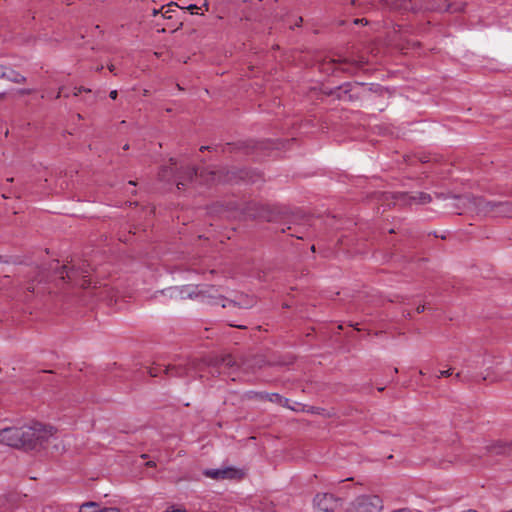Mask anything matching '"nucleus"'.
Returning <instances> with one entry per match:
<instances>
[{"label": "nucleus", "mask_w": 512, "mask_h": 512, "mask_svg": "<svg viewBox=\"0 0 512 512\" xmlns=\"http://www.w3.org/2000/svg\"><path fill=\"white\" fill-rule=\"evenodd\" d=\"M419 161L422 163H426V162H428V159H427V157H420Z\"/></svg>", "instance_id": "c03bdc74"}, {"label": "nucleus", "mask_w": 512, "mask_h": 512, "mask_svg": "<svg viewBox=\"0 0 512 512\" xmlns=\"http://www.w3.org/2000/svg\"><path fill=\"white\" fill-rule=\"evenodd\" d=\"M281 145H282V143L279 141L267 140V141H261V142L254 143V145L251 148L252 149H266L270 146H273L276 149H279Z\"/></svg>", "instance_id": "5701e85b"}, {"label": "nucleus", "mask_w": 512, "mask_h": 512, "mask_svg": "<svg viewBox=\"0 0 512 512\" xmlns=\"http://www.w3.org/2000/svg\"><path fill=\"white\" fill-rule=\"evenodd\" d=\"M484 449L489 455L509 457L512 456V441L497 440L486 445Z\"/></svg>", "instance_id": "f8f14e48"}, {"label": "nucleus", "mask_w": 512, "mask_h": 512, "mask_svg": "<svg viewBox=\"0 0 512 512\" xmlns=\"http://www.w3.org/2000/svg\"><path fill=\"white\" fill-rule=\"evenodd\" d=\"M99 512H120V510L116 507H108L100 509Z\"/></svg>", "instance_id": "f704fd0d"}, {"label": "nucleus", "mask_w": 512, "mask_h": 512, "mask_svg": "<svg viewBox=\"0 0 512 512\" xmlns=\"http://www.w3.org/2000/svg\"><path fill=\"white\" fill-rule=\"evenodd\" d=\"M455 377H456L457 379H459V380H461V381H462L461 373H457V374L455 375Z\"/></svg>", "instance_id": "5fc2aeb1"}, {"label": "nucleus", "mask_w": 512, "mask_h": 512, "mask_svg": "<svg viewBox=\"0 0 512 512\" xmlns=\"http://www.w3.org/2000/svg\"><path fill=\"white\" fill-rule=\"evenodd\" d=\"M129 184H130V185H133V186H135V185H136V183H135L134 181H129Z\"/></svg>", "instance_id": "bf43d9fd"}, {"label": "nucleus", "mask_w": 512, "mask_h": 512, "mask_svg": "<svg viewBox=\"0 0 512 512\" xmlns=\"http://www.w3.org/2000/svg\"><path fill=\"white\" fill-rule=\"evenodd\" d=\"M293 230H294V232L291 233V236L296 237L298 239H302L303 238V236L300 235V234L303 233L302 231H300V229L294 228Z\"/></svg>", "instance_id": "72a5a7b5"}, {"label": "nucleus", "mask_w": 512, "mask_h": 512, "mask_svg": "<svg viewBox=\"0 0 512 512\" xmlns=\"http://www.w3.org/2000/svg\"><path fill=\"white\" fill-rule=\"evenodd\" d=\"M169 12L170 10L168 9L167 11H165V13L163 14L164 17H168L170 18L171 16L169 15Z\"/></svg>", "instance_id": "de8ad7c7"}, {"label": "nucleus", "mask_w": 512, "mask_h": 512, "mask_svg": "<svg viewBox=\"0 0 512 512\" xmlns=\"http://www.w3.org/2000/svg\"><path fill=\"white\" fill-rule=\"evenodd\" d=\"M363 22H365L367 24V20L366 19H355L354 20V23H356V24H358V23L362 24Z\"/></svg>", "instance_id": "ea45409f"}, {"label": "nucleus", "mask_w": 512, "mask_h": 512, "mask_svg": "<svg viewBox=\"0 0 512 512\" xmlns=\"http://www.w3.org/2000/svg\"><path fill=\"white\" fill-rule=\"evenodd\" d=\"M1 79H6L16 84H22L26 82L25 76L8 66L4 67L3 76Z\"/></svg>", "instance_id": "6ab92c4d"}, {"label": "nucleus", "mask_w": 512, "mask_h": 512, "mask_svg": "<svg viewBox=\"0 0 512 512\" xmlns=\"http://www.w3.org/2000/svg\"><path fill=\"white\" fill-rule=\"evenodd\" d=\"M87 277H82V281L80 283L81 288L86 289L90 286V280L86 279Z\"/></svg>", "instance_id": "473e14b6"}, {"label": "nucleus", "mask_w": 512, "mask_h": 512, "mask_svg": "<svg viewBox=\"0 0 512 512\" xmlns=\"http://www.w3.org/2000/svg\"><path fill=\"white\" fill-rule=\"evenodd\" d=\"M367 63L363 57L359 60L349 59V58H338V59H324L319 67L320 70L327 74H333L336 70H341L342 72H350L349 68L343 67V65H354L356 67H361Z\"/></svg>", "instance_id": "6e6552de"}, {"label": "nucleus", "mask_w": 512, "mask_h": 512, "mask_svg": "<svg viewBox=\"0 0 512 512\" xmlns=\"http://www.w3.org/2000/svg\"><path fill=\"white\" fill-rule=\"evenodd\" d=\"M204 475L216 480L235 479L241 478L242 472L240 470L228 467L224 469H207L204 471Z\"/></svg>", "instance_id": "4468645a"}, {"label": "nucleus", "mask_w": 512, "mask_h": 512, "mask_svg": "<svg viewBox=\"0 0 512 512\" xmlns=\"http://www.w3.org/2000/svg\"><path fill=\"white\" fill-rule=\"evenodd\" d=\"M6 96V93H0V101L3 100Z\"/></svg>", "instance_id": "603ef678"}, {"label": "nucleus", "mask_w": 512, "mask_h": 512, "mask_svg": "<svg viewBox=\"0 0 512 512\" xmlns=\"http://www.w3.org/2000/svg\"><path fill=\"white\" fill-rule=\"evenodd\" d=\"M360 98V94L359 93H353L352 92H349V94H346V100L348 101H354V100H357Z\"/></svg>", "instance_id": "c85d7f7f"}, {"label": "nucleus", "mask_w": 512, "mask_h": 512, "mask_svg": "<svg viewBox=\"0 0 512 512\" xmlns=\"http://www.w3.org/2000/svg\"><path fill=\"white\" fill-rule=\"evenodd\" d=\"M249 147L250 146L248 144H245V143H241V144L227 143L225 145V147L223 148V152H226V151L231 152L233 149H248Z\"/></svg>", "instance_id": "a878e982"}, {"label": "nucleus", "mask_w": 512, "mask_h": 512, "mask_svg": "<svg viewBox=\"0 0 512 512\" xmlns=\"http://www.w3.org/2000/svg\"><path fill=\"white\" fill-rule=\"evenodd\" d=\"M19 94L21 95H30L33 93V90L32 89H21L18 91Z\"/></svg>", "instance_id": "c9c22d12"}, {"label": "nucleus", "mask_w": 512, "mask_h": 512, "mask_svg": "<svg viewBox=\"0 0 512 512\" xmlns=\"http://www.w3.org/2000/svg\"><path fill=\"white\" fill-rule=\"evenodd\" d=\"M4 67L5 65H0V79L2 78L3 76V70H4Z\"/></svg>", "instance_id": "a18cd8bd"}, {"label": "nucleus", "mask_w": 512, "mask_h": 512, "mask_svg": "<svg viewBox=\"0 0 512 512\" xmlns=\"http://www.w3.org/2000/svg\"><path fill=\"white\" fill-rule=\"evenodd\" d=\"M202 359H192L185 365H168L164 368L163 373L168 377H184L189 370H200Z\"/></svg>", "instance_id": "9d476101"}, {"label": "nucleus", "mask_w": 512, "mask_h": 512, "mask_svg": "<svg viewBox=\"0 0 512 512\" xmlns=\"http://www.w3.org/2000/svg\"><path fill=\"white\" fill-rule=\"evenodd\" d=\"M314 504L324 512H333L338 507V499L330 493L317 494Z\"/></svg>", "instance_id": "ddd939ff"}, {"label": "nucleus", "mask_w": 512, "mask_h": 512, "mask_svg": "<svg viewBox=\"0 0 512 512\" xmlns=\"http://www.w3.org/2000/svg\"><path fill=\"white\" fill-rule=\"evenodd\" d=\"M372 198L382 206L395 205L396 203H400L404 206H411L413 204L424 205L432 201L431 195L425 192H416L414 194L407 192H375L372 194Z\"/></svg>", "instance_id": "7ed1b4c3"}, {"label": "nucleus", "mask_w": 512, "mask_h": 512, "mask_svg": "<svg viewBox=\"0 0 512 512\" xmlns=\"http://www.w3.org/2000/svg\"><path fill=\"white\" fill-rule=\"evenodd\" d=\"M464 6H465L464 3L452 4V3H448L447 0H439V1L435 2L434 4H432L431 6H429L428 8L432 9V10L449 11V12L454 13V12L463 11Z\"/></svg>", "instance_id": "dca6fc26"}, {"label": "nucleus", "mask_w": 512, "mask_h": 512, "mask_svg": "<svg viewBox=\"0 0 512 512\" xmlns=\"http://www.w3.org/2000/svg\"><path fill=\"white\" fill-rule=\"evenodd\" d=\"M389 233H395V230L394 229H390Z\"/></svg>", "instance_id": "774afa93"}, {"label": "nucleus", "mask_w": 512, "mask_h": 512, "mask_svg": "<svg viewBox=\"0 0 512 512\" xmlns=\"http://www.w3.org/2000/svg\"><path fill=\"white\" fill-rule=\"evenodd\" d=\"M210 148H211L210 146H202L200 148V151L209 150Z\"/></svg>", "instance_id": "49530a36"}, {"label": "nucleus", "mask_w": 512, "mask_h": 512, "mask_svg": "<svg viewBox=\"0 0 512 512\" xmlns=\"http://www.w3.org/2000/svg\"><path fill=\"white\" fill-rule=\"evenodd\" d=\"M220 299L227 301L229 306H233V307H237V308L248 309L253 306V301L251 299H249L247 296H241L239 302H237L235 300H228L222 296H220Z\"/></svg>", "instance_id": "4be33fe9"}, {"label": "nucleus", "mask_w": 512, "mask_h": 512, "mask_svg": "<svg viewBox=\"0 0 512 512\" xmlns=\"http://www.w3.org/2000/svg\"><path fill=\"white\" fill-rule=\"evenodd\" d=\"M146 466H147V467H155V466H156V463H155L154 461H148V462L146 463Z\"/></svg>", "instance_id": "a19ab883"}, {"label": "nucleus", "mask_w": 512, "mask_h": 512, "mask_svg": "<svg viewBox=\"0 0 512 512\" xmlns=\"http://www.w3.org/2000/svg\"><path fill=\"white\" fill-rule=\"evenodd\" d=\"M387 6L391 10L396 11H412L414 10V5L412 3V0H386L385 1Z\"/></svg>", "instance_id": "aec40b11"}, {"label": "nucleus", "mask_w": 512, "mask_h": 512, "mask_svg": "<svg viewBox=\"0 0 512 512\" xmlns=\"http://www.w3.org/2000/svg\"><path fill=\"white\" fill-rule=\"evenodd\" d=\"M76 265H77V271L81 274V277H88V275L91 271L90 264L86 260H83V261L77 263Z\"/></svg>", "instance_id": "393cba45"}, {"label": "nucleus", "mask_w": 512, "mask_h": 512, "mask_svg": "<svg viewBox=\"0 0 512 512\" xmlns=\"http://www.w3.org/2000/svg\"><path fill=\"white\" fill-rule=\"evenodd\" d=\"M81 92H88V93H90V92H91V89H88V88H85V87L75 88V89H74V92H73V95H74V96H78V95H79V93H81Z\"/></svg>", "instance_id": "7c9ffc66"}, {"label": "nucleus", "mask_w": 512, "mask_h": 512, "mask_svg": "<svg viewBox=\"0 0 512 512\" xmlns=\"http://www.w3.org/2000/svg\"><path fill=\"white\" fill-rule=\"evenodd\" d=\"M424 310H425V306H424V305H420V306H418V307H417V309H416V311H417L418 313H422V312H424Z\"/></svg>", "instance_id": "58836bf2"}, {"label": "nucleus", "mask_w": 512, "mask_h": 512, "mask_svg": "<svg viewBox=\"0 0 512 512\" xmlns=\"http://www.w3.org/2000/svg\"><path fill=\"white\" fill-rule=\"evenodd\" d=\"M201 170L199 171L194 166H181L176 172V186L179 190L185 189L188 183H192L194 180H199L202 184H205L200 177Z\"/></svg>", "instance_id": "1a4fd4ad"}, {"label": "nucleus", "mask_w": 512, "mask_h": 512, "mask_svg": "<svg viewBox=\"0 0 512 512\" xmlns=\"http://www.w3.org/2000/svg\"><path fill=\"white\" fill-rule=\"evenodd\" d=\"M102 69H103V66L101 65V66H98L96 70H97L98 72H100V71H102Z\"/></svg>", "instance_id": "6e6d98bb"}, {"label": "nucleus", "mask_w": 512, "mask_h": 512, "mask_svg": "<svg viewBox=\"0 0 512 512\" xmlns=\"http://www.w3.org/2000/svg\"><path fill=\"white\" fill-rule=\"evenodd\" d=\"M26 289L29 291V292H34V286L29 284Z\"/></svg>", "instance_id": "37998d69"}, {"label": "nucleus", "mask_w": 512, "mask_h": 512, "mask_svg": "<svg viewBox=\"0 0 512 512\" xmlns=\"http://www.w3.org/2000/svg\"><path fill=\"white\" fill-rule=\"evenodd\" d=\"M166 512H186V510L181 508L174 509L172 507V510L167 509Z\"/></svg>", "instance_id": "4c0bfd02"}, {"label": "nucleus", "mask_w": 512, "mask_h": 512, "mask_svg": "<svg viewBox=\"0 0 512 512\" xmlns=\"http://www.w3.org/2000/svg\"><path fill=\"white\" fill-rule=\"evenodd\" d=\"M61 97V92H59L56 96V98H60Z\"/></svg>", "instance_id": "338daca9"}, {"label": "nucleus", "mask_w": 512, "mask_h": 512, "mask_svg": "<svg viewBox=\"0 0 512 512\" xmlns=\"http://www.w3.org/2000/svg\"><path fill=\"white\" fill-rule=\"evenodd\" d=\"M481 380H482V381H486V380H487V377H486V376H484V377H482V379H481Z\"/></svg>", "instance_id": "69168bd1"}, {"label": "nucleus", "mask_w": 512, "mask_h": 512, "mask_svg": "<svg viewBox=\"0 0 512 512\" xmlns=\"http://www.w3.org/2000/svg\"><path fill=\"white\" fill-rule=\"evenodd\" d=\"M162 365H155L149 369V374L151 377H158L161 373H163Z\"/></svg>", "instance_id": "bb28decb"}, {"label": "nucleus", "mask_w": 512, "mask_h": 512, "mask_svg": "<svg viewBox=\"0 0 512 512\" xmlns=\"http://www.w3.org/2000/svg\"><path fill=\"white\" fill-rule=\"evenodd\" d=\"M172 5H174V6H176V7H179V5H178L177 3H174V2H172V3H171V4H169L168 6H172Z\"/></svg>", "instance_id": "13d9d810"}, {"label": "nucleus", "mask_w": 512, "mask_h": 512, "mask_svg": "<svg viewBox=\"0 0 512 512\" xmlns=\"http://www.w3.org/2000/svg\"><path fill=\"white\" fill-rule=\"evenodd\" d=\"M170 162V166H163L160 171H159V179L160 180H169L170 177L172 176H175L176 177V172L177 170L175 171L174 170V167L176 166V160L174 158H170L169 160Z\"/></svg>", "instance_id": "412c9836"}, {"label": "nucleus", "mask_w": 512, "mask_h": 512, "mask_svg": "<svg viewBox=\"0 0 512 512\" xmlns=\"http://www.w3.org/2000/svg\"><path fill=\"white\" fill-rule=\"evenodd\" d=\"M8 182H13L14 181V178H8L7 179Z\"/></svg>", "instance_id": "052dcab7"}, {"label": "nucleus", "mask_w": 512, "mask_h": 512, "mask_svg": "<svg viewBox=\"0 0 512 512\" xmlns=\"http://www.w3.org/2000/svg\"><path fill=\"white\" fill-rule=\"evenodd\" d=\"M351 512H380L383 509V501L377 495H361L350 505Z\"/></svg>", "instance_id": "0eeeda50"}, {"label": "nucleus", "mask_w": 512, "mask_h": 512, "mask_svg": "<svg viewBox=\"0 0 512 512\" xmlns=\"http://www.w3.org/2000/svg\"><path fill=\"white\" fill-rule=\"evenodd\" d=\"M357 87H363V84H357L356 86H353L350 83H347L344 84L343 86H339L335 89L326 92V94L335 96L339 100H346V94H349V92H352L354 88Z\"/></svg>", "instance_id": "a211bd4d"}, {"label": "nucleus", "mask_w": 512, "mask_h": 512, "mask_svg": "<svg viewBox=\"0 0 512 512\" xmlns=\"http://www.w3.org/2000/svg\"><path fill=\"white\" fill-rule=\"evenodd\" d=\"M204 6H205L206 10H208V6H209V5H208V3H207V2H205V3H204Z\"/></svg>", "instance_id": "680f3d73"}, {"label": "nucleus", "mask_w": 512, "mask_h": 512, "mask_svg": "<svg viewBox=\"0 0 512 512\" xmlns=\"http://www.w3.org/2000/svg\"><path fill=\"white\" fill-rule=\"evenodd\" d=\"M196 8H197L196 5H190V6L187 7V9H189V10H193V9H196Z\"/></svg>", "instance_id": "8fccbe9b"}, {"label": "nucleus", "mask_w": 512, "mask_h": 512, "mask_svg": "<svg viewBox=\"0 0 512 512\" xmlns=\"http://www.w3.org/2000/svg\"><path fill=\"white\" fill-rule=\"evenodd\" d=\"M108 69H109V71L114 72L115 67H114V65H109V66H108Z\"/></svg>", "instance_id": "09e8293b"}, {"label": "nucleus", "mask_w": 512, "mask_h": 512, "mask_svg": "<svg viewBox=\"0 0 512 512\" xmlns=\"http://www.w3.org/2000/svg\"><path fill=\"white\" fill-rule=\"evenodd\" d=\"M202 364L207 367L217 369L220 365H224L228 368L239 366L235 358L231 354H225L222 356L214 355L208 356L202 359Z\"/></svg>", "instance_id": "9b49d317"}, {"label": "nucleus", "mask_w": 512, "mask_h": 512, "mask_svg": "<svg viewBox=\"0 0 512 512\" xmlns=\"http://www.w3.org/2000/svg\"><path fill=\"white\" fill-rule=\"evenodd\" d=\"M474 203L478 213L512 217V201H486L482 198L475 200Z\"/></svg>", "instance_id": "423d86ee"}, {"label": "nucleus", "mask_w": 512, "mask_h": 512, "mask_svg": "<svg viewBox=\"0 0 512 512\" xmlns=\"http://www.w3.org/2000/svg\"><path fill=\"white\" fill-rule=\"evenodd\" d=\"M200 177L205 185L236 184L239 182L257 183L263 180L260 172L251 169L237 168H203Z\"/></svg>", "instance_id": "f03ea898"}, {"label": "nucleus", "mask_w": 512, "mask_h": 512, "mask_svg": "<svg viewBox=\"0 0 512 512\" xmlns=\"http://www.w3.org/2000/svg\"><path fill=\"white\" fill-rule=\"evenodd\" d=\"M244 398L248 400L257 399L260 401H269L275 403V401H280V395L277 393H266V392H256L249 391L244 395Z\"/></svg>", "instance_id": "f3484780"}, {"label": "nucleus", "mask_w": 512, "mask_h": 512, "mask_svg": "<svg viewBox=\"0 0 512 512\" xmlns=\"http://www.w3.org/2000/svg\"><path fill=\"white\" fill-rule=\"evenodd\" d=\"M230 326H232V327H237V328H239V329H246V326H244V325H235V324H230Z\"/></svg>", "instance_id": "79ce46f5"}, {"label": "nucleus", "mask_w": 512, "mask_h": 512, "mask_svg": "<svg viewBox=\"0 0 512 512\" xmlns=\"http://www.w3.org/2000/svg\"><path fill=\"white\" fill-rule=\"evenodd\" d=\"M241 211L248 218L262 219L268 222L275 221L278 215V211L275 208L256 201L246 202Z\"/></svg>", "instance_id": "39448f33"}, {"label": "nucleus", "mask_w": 512, "mask_h": 512, "mask_svg": "<svg viewBox=\"0 0 512 512\" xmlns=\"http://www.w3.org/2000/svg\"><path fill=\"white\" fill-rule=\"evenodd\" d=\"M451 197L458 201L452 208L454 213L457 215H461L462 211L466 209L474 208L476 210L474 201L477 199H482V197H470L469 195H451Z\"/></svg>", "instance_id": "2eb2a0df"}, {"label": "nucleus", "mask_w": 512, "mask_h": 512, "mask_svg": "<svg viewBox=\"0 0 512 512\" xmlns=\"http://www.w3.org/2000/svg\"><path fill=\"white\" fill-rule=\"evenodd\" d=\"M293 228L291 226H288L287 229H282V232L285 233L287 230H292Z\"/></svg>", "instance_id": "864d4df0"}, {"label": "nucleus", "mask_w": 512, "mask_h": 512, "mask_svg": "<svg viewBox=\"0 0 512 512\" xmlns=\"http://www.w3.org/2000/svg\"><path fill=\"white\" fill-rule=\"evenodd\" d=\"M99 504L93 501L85 502L80 506L79 512H99Z\"/></svg>", "instance_id": "b1692460"}, {"label": "nucleus", "mask_w": 512, "mask_h": 512, "mask_svg": "<svg viewBox=\"0 0 512 512\" xmlns=\"http://www.w3.org/2000/svg\"><path fill=\"white\" fill-rule=\"evenodd\" d=\"M497 381H498V379H496V378L491 379V382H497Z\"/></svg>", "instance_id": "0e129e2a"}, {"label": "nucleus", "mask_w": 512, "mask_h": 512, "mask_svg": "<svg viewBox=\"0 0 512 512\" xmlns=\"http://www.w3.org/2000/svg\"><path fill=\"white\" fill-rule=\"evenodd\" d=\"M435 195H436L437 198H443L444 197V194H442V193H436Z\"/></svg>", "instance_id": "3c124183"}, {"label": "nucleus", "mask_w": 512, "mask_h": 512, "mask_svg": "<svg viewBox=\"0 0 512 512\" xmlns=\"http://www.w3.org/2000/svg\"><path fill=\"white\" fill-rule=\"evenodd\" d=\"M153 14H154V15H157V14H158V11H157L156 9H154Z\"/></svg>", "instance_id": "e2e57ef3"}, {"label": "nucleus", "mask_w": 512, "mask_h": 512, "mask_svg": "<svg viewBox=\"0 0 512 512\" xmlns=\"http://www.w3.org/2000/svg\"><path fill=\"white\" fill-rule=\"evenodd\" d=\"M117 91L116 90H112L109 94V97L113 100H115L117 98Z\"/></svg>", "instance_id": "e433bc0d"}, {"label": "nucleus", "mask_w": 512, "mask_h": 512, "mask_svg": "<svg viewBox=\"0 0 512 512\" xmlns=\"http://www.w3.org/2000/svg\"><path fill=\"white\" fill-rule=\"evenodd\" d=\"M128 149H129V145H128V144H125V145L123 146V150H128Z\"/></svg>", "instance_id": "4d7b16f0"}, {"label": "nucleus", "mask_w": 512, "mask_h": 512, "mask_svg": "<svg viewBox=\"0 0 512 512\" xmlns=\"http://www.w3.org/2000/svg\"><path fill=\"white\" fill-rule=\"evenodd\" d=\"M452 375V369H447V370H441L439 371V375H437V378H440V377H448V376H451Z\"/></svg>", "instance_id": "c756f323"}, {"label": "nucleus", "mask_w": 512, "mask_h": 512, "mask_svg": "<svg viewBox=\"0 0 512 512\" xmlns=\"http://www.w3.org/2000/svg\"><path fill=\"white\" fill-rule=\"evenodd\" d=\"M53 276L67 283H74L81 274L77 271L76 263L72 265H60L58 260H53L45 266L39 268L37 278L39 282L50 280Z\"/></svg>", "instance_id": "20e7f679"}, {"label": "nucleus", "mask_w": 512, "mask_h": 512, "mask_svg": "<svg viewBox=\"0 0 512 512\" xmlns=\"http://www.w3.org/2000/svg\"><path fill=\"white\" fill-rule=\"evenodd\" d=\"M190 298H193L194 296H203V297H211L208 290H199L198 292H191L188 294Z\"/></svg>", "instance_id": "cd10ccee"}, {"label": "nucleus", "mask_w": 512, "mask_h": 512, "mask_svg": "<svg viewBox=\"0 0 512 512\" xmlns=\"http://www.w3.org/2000/svg\"><path fill=\"white\" fill-rule=\"evenodd\" d=\"M288 402H289V400L284 398V397H282L281 395H280V401H275V403H278L279 405H281L283 407L290 408V406L288 405Z\"/></svg>", "instance_id": "2f4dec72"}, {"label": "nucleus", "mask_w": 512, "mask_h": 512, "mask_svg": "<svg viewBox=\"0 0 512 512\" xmlns=\"http://www.w3.org/2000/svg\"><path fill=\"white\" fill-rule=\"evenodd\" d=\"M53 437V427L39 422L31 426L8 427L0 430V443L14 448L34 450L45 448Z\"/></svg>", "instance_id": "f257e3e1"}]
</instances>
